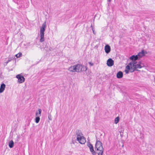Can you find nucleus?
Wrapping results in <instances>:
<instances>
[{"label": "nucleus", "mask_w": 155, "mask_h": 155, "mask_svg": "<svg viewBox=\"0 0 155 155\" xmlns=\"http://www.w3.org/2000/svg\"><path fill=\"white\" fill-rule=\"evenodd\" d=\"M95 148L98 155H103L104 149L102 146V143L101 141H97L96 143Z\"/></svg>", "instance_id": "3"}, {"label": "nucleus", "mask_w": 155, "mask_h": 155, "mask_svg": "<svg viewBox=\"0 0 155 155\" xmlns=\"http://www.w3.org/2000/svg\"><path fill=\"white\" fill-rule=\"evenodd\" d=\"M89 64L91 66H92L93 65V64L91 62H89Z\"/></svg>", "instance_id": "22"}, {"label": "nucleus", "mask_w": 155, "mask_h": 155, "mask_svg": "<svg viewBox=\"0 0 155 155\" xmlns=\"http://www.w3.org/2000/svg\"><path fill=\"white\" fill-rule=\"evenodd\" d=\"M123 76V73L122 72L120 71L118 72L117 74V77L118 78H120Z\"/></svg>", "instance_id": "13"}, {"label": "nucleus", "mask_w": 155, "mask_h": 155, "mask_svg": "<svg viewBox=\"0 0 155 155\" xmlns=\"http://www.w3.org/2000/svg\"><path fill=\"white\" fill-rule=\"evenodd\" d=\"M107 1L110 2L111 1V0H107Z\"/></svg>", "instance_id": "25"}, {"label": "nucleus", "mask_w": 155, "mask_h": 155, "mask_svg": "<svg viewBox=\"0 0 155 155\" xmlns=\"http://www.w3.org/2000/svg\"><path fill=\"white\" fill-rule=\"evenodd\" d=\"M105 51L107 54L110 51V47L109 45H105L104 48Z\"/></svg>", "instance_id": "10"}, {"label": "nucleus", "mask_w": 155, "mask_h": 155, "mask_svg": "<svg viewBox=\"0 0 155 155\" xmlns=\"http://www.w3.org/2000/svg\"><path fill=\"white\" fill-rule=\"evenodd\" d=\"M40 120V118L39 117L36 116L35 118V122L37 123H38L39 121Z\"/></svg>", "instance_id": "16"}, {"label": "nucleus", "mask_w": 155, "mask_h": 155, "mask_svg": "<svg viewBox=\"0 0 155 155\" xmlns=\"http://www.w3.org/2000/svg\"><path fill=\"white\" fill-rule=\"evenodd\" d=\"M123 131H124L123 130H121L120 131H119V132L120 133V135L121 136H122V135L123 134Z\"/></svg>", "instance_id": "21"}, {"label": "nucleus", "mask_w": 155, "mask_h": 155, "mask_svg": "<svg viewBox=\"0 0 155 155\" xmlns=\"http://www.w3.org/2000/svg\"><path fill=\"white\" fill-rule=\"evenodd\" d=\"M22 55V54L21 53L19 52L18 54L15 55V56L17 58H19Z\"/></svg>", "instance_id": "18"}, {"label": "nucleus", "mask_w": 155, "mask_h": 155, "mask_svg": "<svg viewBox=\"0 0 155 155\" xmlns=\"http://www.w3.org/2000/svg\"><path fill=\"white\" fill-rule=\"evenodd\" d=\"M75 66L76 67V72H77L86 71L87 69L86 66L82 64H78L75 65Z\"/></svg>", "instance_id": "6"}, {"label": "nucleus", "mask_w": 155, "mask_h": 155, "mask_svg": "<svg viewBox=\"0 0 155 155\" xmlns=\"http://www.w3.org/2000/svg\"><path fill=\"white\" fill-rule=\"evenodd\" d=\"M14 143L12 140H10L8 143V146L10 148H12L14 146Z\"/></svg>", "instance_id": "14"}, {"label": "nucleus", "mask_w": 155, "mask_h": 155, "mask_svg": "<svg viewBox=\"0 0 155 155\" xmlns=\"http://www.w3.org/2000/svg\"><path fill=\"white\" fill-rule=\"evenodd\" d=\"M16 77L18 79V82L20 83H21L25 81V78L24 77L19 74L17 75Z\"/></svg>", "instance_id": "7"}, {"label": "nucleus", "mask_w": 155, "mask_h": 155, "mask_svg": "<svg viewBox=\"0 0 155 155\" xmlns=\"http://www.w3.org/2000/svg\"><path fill=\"white\" fill-rule=\"evenodd\" d=\"M147 53V51L142 50L141 52H139L137 55H133L131 56L130 59L131 61H136L140 59Z\"/></svg>", "instance_id": "4"}, {"label": "nucleus", "mask_w": 155, "mask_h": 155, "mask_svg": "<svg viewBox=\"0 0 155 155\" xmlns=\"http://www.w3.org/2000/svg\"><path fill=\"white\" fill-rule=\"evenodd\" d=\"M12 60V58H9L8 59V61H7V62H5V64H6V65H7V64L9 62H10L11 60Z\"/></svg>", "instance_id": "19"}, {"label": "nucleus", "mask_w": 155, "mask_h": 155, "mask_svg": "<svg viewBox=\"0 0 155 155\" xmlns=\"http://www.w3.org/2000/svg\"><path fill=\"white\" fill-rule=\"evenodd\" d=\"M119 121V117H116L114 120V123L115 124H117Z\"/></svg>", "instance_id": "17"}, {"label": "nucleus", "mask_w": 155, "mask_h": 155, "mask_svg": "<svg viewBox=\"0 0 155 155\" xmlns=\"http://www.w3.org/2000/svg\"><path fill=\"white\" fill-rule=\"evenodd\" d=\"M136 61H132L125 68V72L126 74H128L129 72H133L135 71L138 70L137 69H140L145 67L144 64L141 61L137 62Z\"/></svg>", "instance_id": "1"}, {"label": "nucleus", "mask_w": 155, "mask_h": 155, "mask_svg": "<svg viewBox=\"0 0 155 155\" xmlns=\"http://www.w3.org/2000/svg\"><path fill=\"white\" fill-rule=\"evenodd\" d=\"M50 51H52V50L51 49H50Z\"/></svg>", "instance_id": "27"}, {"label": "nucleus", "mask_w": 155, "mask_h": 155, "mask_svg": "<svg viewBox=\"0 0 155 155\" xmlns=\"http://www.w3.org/2000/svg\"><path fill=\"white\" fill-rule=\"evenodd\" d=\"M5 87V84L3 83L1 85L0 87V93H2L3 92Z\"/></svg>", "instance_id": "12"}, {"label": "nucleus", "mask_w": 155, "mask_h": 155, "mask_svg": "<svg viewBox=\"0 0 155 155\" xmlns=\"http://www.w3.org/2000/svg\"><path fill=\"white\" fill-rule=\"evenodd\" d=\"M97 141H100V140L98 138H96V143H97Z\"/></svg>", "instance_id": "23"}, {"label": "nucleus", "mask_w": 155, "mask_h": 155, "mask_svg": "<svg viewBox=\"0 0 155 155\" xmlns=\"http://www.w3.org/2000/svg\"><path fill=\"white\" fill-rule=\"evenodd\" d=\"M77 136V140L81 144H84L86 142L85 138L80 130H77L76 131Z\"/></svg>", "instance_id": "2"}, {"label": "nucleus", "mask_w": 155, "mask_h": 155, "mask_svg": "<svg viewBox=\"0 0 155 155\" xmlns=\"http://www.w3.org/2000/svg\"><path fill=\"white\" fill-rule=\"evenodd\" d=\"M114 64V61L111 58H109L107 61V64L108 66H112Z\"/></svg>", "instance_id": "9"}, {"label": "nucleus", "mask_w": 155, "mask_h": 155, "mask_svg": "<svg viewBox=\"0 0 155 155\" xmlns=\"http://www.w3.org/2000/svg\"><path fill=\"white\" fill-rule=\"evenodd\" d=\"M75 66V65L73 66H72L69 68L68 69V70L70 72H76V68Z\"/></svg>", "instance_id": "11"}, {"label": "nucleus", "mask_w": 155, "mask_h": 155, "mask_svg": "<svg viewBox=\"0 0 155 155\" xmlns=\"http://www.w3.org/2000/svg\"><path fill=\"white\" fill-rule=\"evenodd\" d=\"M41 109H39L38 110V112H36V116L40 117L41 116Z\"/></svg>", "instance_id": "15"}, {"label": "nucleus", "mask_w": 155, "mask_h": 155, "mask_svg": "<svg viewBox=\"0 0 155 155\" xmlns=\"http://www.w3.org/2000/svg\"><path fill=\"white\" fill-rule=\"evenodd\" d=\"M92 31H93V33L94 34H95L94 32V29L93 28H92Z\"/></svg>", "instance_id": "24"}, {"label": "nucleus", "mask_w": 155, "mask_h": 155, "mask_svg": "<svg viewBox=\"0 0 155 155\" xmlns=\"http://www.w3.org/2000/svg\"><path fill=\"white\" fill-rule=\"evenodd\" d=\"M87 146L89 148L90 150L93 155H96V153L94 151L92 145L90 143H87Z\"/></svg>", "instance_id": "8"}, {"label": "nucleus", "mask_w": 155, "mask_h": 155, "mask_svg": "<svg viewBox=\"0 0 155 155\" xmlns=\"http://www.w3.org/2000/svg\"><path fill=\"white\" fill-rule=\"evenodd\" d=\"M46 26V22H45L42 24V27L40 28V39L39 41L41 42H43L44 41V32Z\"/></svg>", "instance_id": "5"}, {"label": "nucleus", "mask_w": 155, "mask_h": 155, "mask_svg": "<svg viewBox=\"0 0 155 155\" xmlns=\"http://www.w3.org/2000/svg\"><path fill=\"white\" fill-rule=\"evenodd\" d=\"M91 27L92 28H93V27H92V25H91Z\"/></svg>", "instance_id": "26"}, {"label": "nucleus", "mask_w": 155, "mask_h": 155, "mask_svg": "<svg viewBox=\"0 0 155 155\" xmlns=\"http://www.w3.org/2000/svg\"><path fill=\"white\" fill-rule=\"evenodd\" d=\"M48 118L49 120H52L51 116L50 114H48Z\"/></svg>", "instance_id": "20"}]
</instances>
